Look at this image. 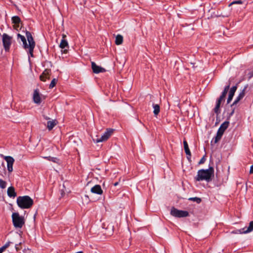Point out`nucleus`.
<instances>
[{"label": "nucleus", "instance_id": "obj_7", "mask_svg": "<svg viewBox=\"0 0 253 253\" xmlns=\"http://www.w3.org/2000/svg\"><path fill=\"white\" fill-rule=\"evenodd\" d=\"M2 42L5 51L9 50L11 43V37L6 34H3L2 35Z\"/></svg>", "mask_w": 253, "mask_h": 253}, {"label": "nucleus", "instance_id": "obj_13", "mask_svg": "<svg viewBox=\"0 0 253 253\" xmlns=\"http://www.w3.org/2000/svg\"><path fill=\"white\" fill-rule=\"evenodd\" d=\"M237 87L236 86H233L231 88V89L229 91V93L227 101V102L228 104H229L230 102V101L232 100L233 97L234 95V93L237 89Z\"/></svg>", "mask_w": 253, "mask_h": 253}, {"label": "nucleus", "instance_id": "obj_34", "mask_svg": "<svg viewBox=\"0 0 253 253\" xmlns=\"http://www.w3.org/2000/svg\"><path fill=\"white\" fill-rule=\"evenodd\" d=\"M11 243H12L10 242H8L4 246H3L2 247V248L3 249L5 250L6 248H7L10 246V244H11Z\"/></svg>", "mask_w": 253, "mask_h": 253}, {"label": "nucleus", "instance_id": "obj_16", "mask_svg": "<svg viewBox=\"0 0 253 253\" xmlns=\"http://www.w3.org/2000/svg\"><path fill=\"white\" fill-rule=\"evenodd\" d=\"M245 89L246 88H245L244 89L242 90V91L239 93V94L237 97V98H236L232 105L236 104L240 100H241L244 97V96L245 95Z\"/></svg>", "mask_w": 253, "mask_h": 253}, {"label": "nucleus", "instance_id": "obj_41", "mask_svg": "<svg viewBox=\"0 0 253 253\" xmlns=\"http://www.w3.org/2000/svg\"><path fill=\"white\" fill-rule=\"evenodd\" d=\"M83 253V252L80 251V252H77V253Z\"/></svg>", "mask_w": 253, "mask_h": 253}, {"label": "nucleus", "instance_id": "obj_26", "mask_svg": "<svg viewBox=\"0 0 253 253\" xmlns=\"http://www.w3.org/2000/svg\"><path fill=\"white\" fill-rule=\"evenodd\" d=\"M189 201H194V202H196V203H200L201 202V199L199 198H198V197H192V198H189L188 199Z\"/></svg>", "mask_w": 253, "mask_h": 253}, {"label": "nucleus", "instance_id": "obj_39", "mask_svg": "<svg viewBox=\"0 0 253 253\" xmlns=\"http://www.w3.org/2000/svg\"><path fill=\"white\" fill-rule=\"evenodd\" d=\"M118 184H119V182H115V183H114V185L115 186H117Z\"/></svg>", "mask_w": 253, "mask_h": 253}, {"label": "nucleus", "instance_id": "obj_40", "mask_svg": "<svg viewBox=\"0 0 253 253\" xmlns=\"http://www.w3.org/2000/svg\"><path fill=\"white\" fill-rule=\"evenodd\" d=\"M67 49H65V50H64V52L66 53L67 52Z\"/></svg>", "mask_w": 253, "mask_h": 253}, {"label": "nucleus", "instance_id": "obj_43", "mask_svg": "<svg viewBox=\"0 0 253 253\" xmlns=\"http://www.w3.org/2000/svg\"><path fill=\"white\" fill-rule=\"evenodd\" d=\"M183 142H184V143H185V142H186V141L185 140H184V141H183Z\"/></svg>", "mask_w": 253, "mask_h": 253}, {"label": "nucleus", "instance_id": "obj_14", "mask_svg": "<svg viewBox=\"0 0 253 253\" xmlns=\"http://www.w3.org/2000/svg\"><path fill=\"white\" fill-rule=\"evenodd\" d=\"M91 192L92 193L101 195L103 193V191L99 185H95L91 189Z\"/></svg>", "mask_w": 253, "mask_h": 253}, {"label": "nucleus", "instance_id": "obj_2", "mask_svg": "<svg viewBox=\"0 0 253 253\" xmlns=\"http://www.w3.org/2000/svg\"><path fill=\"white\" fill-rule=\"evenodd\" d=\"M213 174L214 169L213 167H210L208 169H202L198 170L195 179L198 181L206 180L209 182L211 180V177L213 176Z\"/></svg>", "mask_w": 253, "mask_h": 253}, {"label": "nucleus", "instance_id": "obj_22", "mask_svg": "<svg viewBox=\"0 0 253 253\" xmlns=\"http://www.w3.org/2000/svg\"><path fill=\"white\" fill-rule=\"evenodd\" d=\"M153 108L154 109L153 113L155 116H157L160 112V106L158 104H153Z\"/></svg>", "mask_w": 253, "mask_h": 253}, {"label": "nucleus", "instance_id": "obj_31", "mask_svg": "<svg viewBox=\"0 0 253 253\" xmlns=\"http://www.w3.org/2000/svg\"><path fill=\"white\" fill-rule=\"evenodd\" d=\"M243 2L239 0H235L233 2H232L231 3H230L229 6L234 4H242Z\"/></svg>", "mask_w": 253, "mask_h": 253}, {"label": "nucleus", "instance_id": "obj_5", "mask_svg": "<svg viewBox=\"0 0 253 253\" xmlns=\"http://www.w3.org/2000/svg\"><path fill=\"white\" fill-rule=\"evenodd\" d=\"M229 124V122L225 121L221 125L219 128H218V130L217 132L216 135L215 137V142H217L220 140L224 131L228 127Z\"/></svg>", "mask_w": 253, "mask_h": 253}, {"label": "nucleus", "instance_id": "obj_18", "mask_svg": "<svg viewBox=\"0 0 253 253\" xmlns=\"http://www.w3.org/2000/svg\"><path fill=\"white\" fill-rule=\"evenodd\" d=\"M184 144V148L185 150V152L187 156V158L188 160H190L191 157V154L189 148V146L188 143H183Z\"/></svg>", "mask_w": 253, "mask_h": 253}, {"label": "nucleus", "instance_id": "obj_27", "mask_svg": "<svg viewBox=\"0 0 253 253\" xmlns=\"http://www.w3.org/2000/svg\"><path fill=\"white\" fill-rule=\"evenodd\" d=\"M6 186V182L1 179H0V187L2 189H4Z\"/></svg>", "mask_w": 253, "mask_h": 253}, {"label": "nucleus", "instance_id": "obj_36", "mask_svg": "<svg viewBox=\"0 0 253 253\" xmlns=\"http://www.w3.org/2000/svg\"><path fill=\"white\" fill-rule=\"evenodd\" d=\"M5 250L3 249L2 247L0 248V253H2Z\"/></svg>", "mask_w": 253, "mask_h": 253}, {"label": "nucleus", "instance_id": "obj_25", "mask_svg": "<svg viewBox=\"0 0 253 253\" xmlns=\"http://www.w3.org/2000/svg\"><path fill=\"white\" fill-rule=\"evenodd\" d=\"M220 104H221L220 102L217 101L216 106H215V108H214V111L217 115H218L220 113L219 108H220Z\"/></svg>", "mask_w": 253, "mask_h": 253}, {"label": "nucleus", "instance_id": "obj_12", "mask_svg": "<svg viewBox=\"0 0 253 253\" xmlns=\"http://www.w3.org/2000/svg\"><path fill=\"white\" fill-rule=\"evenodd\" d=\"M50 70L45 69L42 74L40 76V78L42 81L45 82L46 79H49V75L50 74Z\"/></svg>", "mask_w": 253, "mask_h": 253}, {"label": "nucleus", "instance_id": "obj_38", "mask_svg": "<svg viewBox=\"0 0 253 253\" xmlns=\"http://www.w3.org/2000/svg\"><path fill=\"white\" fill-rule=\"evenodd\" d=\"M234 110H233L231 112V113L229 115V117H231L233 114H234Z\"/></svg>", "mask_w": 253, "mask_h": 253}, {"label": "nucleus", "instance_id": "obj_29", "mask_svg": "<svg viewBox=\"0 0 253 253\" xmlns=\"http://www.w3.org/2000/svg\"><path fill=\"white\" fill-rule=\"evenodd\" d=\"M226 95V94H224L223 93H222V94L220 95V96L218 99L217 101L221 103L223 100H224V98H225Z\"/></svg>", "mask_w": 253, "mask_h": 253}, {"label": "nucleus", "instance_id": "obj_17", "mask_svg": "<svg viewBox=\"0 0 253 253\" xmlns=\"http://www.w3.org/2000/svg\"><path fill=\"white\" fill-rule=\"evenodd\" d=\"M7 192L8 196L10 198H14L16 196L14 188L12 186L8 188Z\"/></svg>", "mask_w": 253, "mask_h": 253}, {"label": "nucleus", "instance_id": "obj_20", "mask_svg": "<svg viewBox=\"0 0 253 253\" xmlns=\"http://www.w3.org/2000/svg\"><path fill=\"white\" fill-rule=\"evenodd\" d=\"M12 23L15 24V27H19V24L20 23L21 20L20 18L18 16H13L12 18Z\"/></svg>", "mask_w": 253, "mask_h": 253}, {"label": "nucleus", "instance_id": "obj_10", "mask_svg": "<svg viewBox=\"0 0 253 253\" xmlns=\"http://www.w3.org/2000/svg\"><path fill=\"white\" fill-rule=\"evenodd\" d=\"M3 157L7 163L8 171L11 172L13 171V165L14 162V159L11 156H3Z\"/></svg>", "mask_w": 253, "mask_h": 253}, {"label": "nucleus", "instance_id": "obj_42", "mask_svg": "<svg viewBox=\"0 0 253 253\" xmlns=\"http://www.w3.org/2000/svg\"><path fill=\"white\" fill-rule=\"evenodd\" d=\"M252 76H253V74L252 75H251L250 78L252 77Z\"/></svg>", "mask_w": 253, "mask_h": 253}, {"label": "nucleus", "instance_id": "obj_4", "mask_svg": "<svg viewBox=\"0 0 253 253\" xmlns=\"http://www.w3.org/2000/svg\"><path fill=\"white\" fill-rule=\"evenodd\" d=\"M11 217L14 227L16 228H22L25 223L24 217L20 216L18 212L12 213Z\"/></svg>", "mask_w": 253, "mask_h": 253}, {"label": "nucleus", "instance_id": "obj_35", "mask_svg": "<svg viewBox=\"0 0 253 253\" xmlns=\"http://www.w3.org/2000/svg\"><path fill=\"white\" fill-rule=\"evenodd\" d=\"M253 173V165L251 167L250 170V173L252 174Z\"/></svg>", "mask_w": 253, "mask_h": 253}, {"label": "nucleus", "instance_id": "obj_32", "mask_svg": "<svg viewBox=\"0 0 253 253\" xmlns=\"http://www.w3.org/2000/svg\"><path fill=\"white\" fill-rule=\"evenodd\" d=\"M229 87H230V85H228L227 86H226L224 89V90L222 92V93H223L224 94H227V92L229 90Z\"/></svg>", "mask_w": 253, "mask_h": 253}, {"label": "nucleus", "instance_id": "obj_6", "mask_svg": "<svg viewBox=\"0 0 253 253\" xmlns=\"http://www.w3.org/2000/svg\"><path fill=\"white\" fill-rule=\"evenodd\" d=\"M170 214L176 217H184L187 216L189 213L187 211L178 210L174 208H172L170 211Z\"/></svg>", "mask_w": 253, "mask_h": 253}, {"label": "nucleus", "instance_id": "obj_3", "mask_svg": "<svg viewBox=\"0 0 253 253\" xmlns=\"http://www.w3.org/2000/svg\"><path fill=\"white\" fill-rule=\"evenodd\" d=\"M18 206L21 209H29L33 204V200L28 196H19L17 198Z\"/></svg>", "mask_w": 253, "mask_h": 253}, {"label": "nucleus", "instance_id": "obj_19", "mask_svg": "<svg viewBox=\"0 0 253 253\" xmlns=\"http://www.w3.org/2000/svg\"><path fill=\"white\" fill-rule=\"evenodd\" d=\"M59 47L62 49H64L66 47L68 48L69 45L66 39H62L59 44Z\"/></svg>", "mask_w": 253, "mask_h": 253}, {"label": "nucleus", "instance_id": "obj_37", "mask_svg": "<svg viewBox=\"0 0 253 253\" xmlns=\"http://www.w3.org/2000/svg\"><path fill=\"white\" fill-rule=\"evenodd\" d=\"M62 39H65L66 37V36L65 34H62Z\"/></svg>", "mask_w": 253, "mask_h": 253}, {"label": "nucleus", "instance_id": "obj_33", "mask_svg": "<svg viewBox=\"0 0 253 253\" xmlns=\"http://www.w3.org/2000/svg\"><path fill=\"white\" fill-rule=\"evenodd\" d=\"M229 87H230V85H228L227 86H226L224 89V90L222 92V93H223L224 94H227V92L229 90Z\"/></svg>", "mask_w": 253, "mask_h": 253}, {"label": "nucleus", "instance_id": "obj_23", "mask_svg": "<svg viewBox=\"0 0 253 253\" xmlns=\"http://www.w3.org/2000/svg\"><path fill=\"white\" fill-rule=\"evenodd\" d=\"M123 38L121 35H118L116 37L115 43L117 45H120L123 42Z\"/></svg>", "mask_w": 253, "mask_h": 253}, {"label": "nucleus", "instance_id": "obj_30", "mask_svg": "<svg viewBox=\"0 0 253 253\" xmlns=\"http://www.w3.org/2000/svg\"><path fill=\"white\" fill-rule=\"evenodd\" d=\"M206 160V156L205 155V156H204L201 158V159L200 160V161H199V165H201V164H204V163L205 162Z\"/></svg>", "mask_w": 253, "mask_h": 253}, {"label": "nucleus", "instance_id": "obj_24", "mask_svg": "<svg viewBox=\"0 0 253 253\" xmlns=\"http://www.w3.org/2000/svg\"><path fill=\"white\" fill-rule=\"evenodd\" d=\"M44 159H47L49 161H52L55 163H58L59 162V160L56 157H52L51 156L48 157H43Z\"/></svg>", "mask_w": 253, "mask_h": 253}, {"label": "nucleus", "instance_id": "obj_1", "mask_svg": "<svg viewBox=\"0 0 253 253\" xmlns=\"http://www.w3.org/2000/svg\"><path fill=\"white\" fill-rule=\"evenodd\" d=\"M17 36L18 38L20 39V40L22 42L23 46L24 49H28L29 54H30L31 56L33 57V51L35 47L36 43L32 36L31 33L29 31H27L26 32V36L27 37V41L29 43L28 44L27 43L26 40L24 36L21 35L20 34H18Z\"/></svg>", "mask_w": 253, "mask_h": 253}, {"label": "nucleus", "instance_id": "obj_21", "mask_svg": "<svg viewBox=\"0 0 253 253\" xmlns=\"http://www.w3.org/2000/svg\"><path fill=\"white\" fill-rule=\"evenodd\" d=\"M56 125V123L55 120L49 121L47 123V127L49 130H51Z\"/></svg>", "mask_w": 253, "mask_h": 253}, {"label": "nucleus", "instance_id": "obj_28", "mask_svg": "<svg viewBox=\"0 0 253 253\" xmlns=\"http://www.w3.org/2000/svg\"><path fill=\"white\" fill-rule=\"evenodd\" d=\"M56 83H57V80L56 79H53L51 81V82L49 84V88H53L55 85Z\"/></svg>", "mask_w": 253, "mask_h": 253}, {"label": "nucleus", "instance_id": "obj_11", "mask_svg": "<svg viewBox=\"0 0 253 253\" xmlns=\"http://www.w3.org/2000/svg\"><path fill=\"white\" fill-rule=\"evenodd\" d=\"M91 68L93 71V72L95 74L103 73L105 71V69L97 65L94 62H91Z\"/></svg>", "mask_w": 253, "mask_h": 253}, {"label": "nucleus", "instance_id": "obj_9", "mask_svg": "<svg viewBox=\"0 0 253 253\" xmlns=\"http://www.w3.org/2000/svg\"><path fill=\"white\" fill-rule=\"evenodd\" d=\"M253 231V221L250 222L248 227H244L236 230L235 233L239 234H247Z\"/></svg>", "mask_w": 253, "mask_h": 253}, {"label": "nucleus", "instance_id": "obj_8", "mask_svg": "<svg viewBox=\"0 0 253 253\" xmlns=\"http://www.w3.org/2000/svg\"><path fill=\"white\" fill-rule=\"evenodd\" d=\"M114 131V129L111 128L107 129L106 131L104 132V133L101 135V137L99 138H97L96 140V142H101L102 141H105L108 140V139L111 136Z\"/></svg>", "mask_w": 253, "mask_h": 253}, {"label": "nucleus", "instance_id": "obj_15", "mask_svg": "<svg viewBox=\"0 0 253 253\" xmlns=\"http://www.w3.org/2000/svg\"><path fill=\"white\" fill-rule=\"evenodd\" d=\"M33 99L34 102L37 104H40L41 102L40 94L38 90H35L34 92Z\"/></svg>", "mask_w": 253, "mask_h": 253}]
</instances>
